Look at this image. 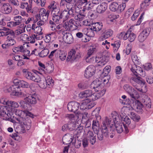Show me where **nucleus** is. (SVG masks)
Wrapping results in <instances>:
<instances>
[{
    "mask_svg": "<svg viewBox=\"0 0 153 153\" xmlns=\"http://www.w3.org/2000/svg\"><path fill=\"white\" fill-rule=\"evenodd\" d=\"M8 106L0 105V115H9L10 112L12 111Z\"/></svg>",
    "mask_w": 153,
    "mask_h": 153,
    "instance_id": "25",
    "label": "nucleus"
},
{
    "mask_svg": "<svg viewBox=\"0 0 153 153\" xmlns=\"http://www.w3.org/2000/svg\"><path fill=\"white\" fill-rule=\"evenodd\" d=\"M131 83H136L139 85H144L146 83L145 81L141 77L139 76L133 77L130 79Z\"/></svg>",
    "mask_w": 153,
    "mask_h": 153,
    "instance_id": "21",
    "label": "nucleus"
},
{
    "mask_svg": "<svg viewBox=\"0 0 153 153\" xmlns=\"http://www.w3.org/2000/svg\"><path fill=\"white\" fill-rule=\"evenodd\" d=\"M149 33L150 30L148 28L144 29L138 36L139 41L143 42L147 38Z\"/></svg>",
    "mask_w": 153,
    "mask_h": 153,
    "instance_id": "15",
    "label": "nucleus"
},
{
    "mask_svg": "<svg viewBox=\"0 0 153 153\" xmlns=\"http://www.w3.org/2000/svg\"><path fill=\"white\" fill-rule=\"evenodd\" d=\"M101 129V131H99L97 133V138L100 140H103L104 136L105 137H109V135L108 127L106 123H103Z\"/></svg>",
    "mask_w": 153,
    "mask_h": 153,
    "instance_id": "7",
    "label": "nucleus"
},
{
    "mask_svg": "<svg viewBox=\"0 0 153 153\" xmlns=\"http://www.w3.org/2000/svg\"><path fill=\"white\" fill-rule=\"evenodd\" d=\"M14 84V85L10 86L8 89L9 92H12L13 95L20 97H22L26 96V94L22 92L21 90L19 89V86L17 84Z\"/></svg>",
    "mask_w": 153,
    "mask_h": 153,
    "instance_id": "5",
    "label": "nucleus"
},
{
    "mask_svg": "<svg viewBox=\"0 0 153 153\" xmlns=\"http://www.w3.org/2000/svg\"><path fill=\"white\" fill-rule=\"evenodd\" d=\"M52 10V13L53 15H60V9L57 7L53 9Z\"/></svg>",
    "mask_w": 153,
    "mask_h": 153,
    "instance_id": "59",
    "label": "nucleus"
},
{
    "mask_svg": "<svg viewBox=\"0 0 153 153\" xmlns=\"http://www.w3.org/2000/svg\"><path fill=\"white\" fill-rule=\"evenodd\" d=\"M123 88L131 98L135 99L134 95L136 94V91L134 89L132 88L131 86L128 84L125 85L123 86Z\"/></svg>",
    "mask_w": 153,
    "mask_h": 153,
    "instance_id": "16",
    "label": "nucleus"
},
{
    "mask_svg": "<svg viewBox=\"0 0 153 153\" xmlns=\"http://www.w3.org/2000/svg\"><path fill=\"white\" fill-rule=\"evenodd\" d=\"M96 71L95 66L93 65L88 66L85 71V76L87 78H89L92 77Z\"/></svg>",
    "mask_w": 153,
    "mask_h": 153,
    "instance_id": "11",
    "label": "nucleus"
},
{
    "mask_svg": "<svg viewBox=\"0 0 153 153\" xmlns=\"http://www.w3.org/2000/svg\"><path fill=\"white\" fill-rule=\"evenodd\" d=\"M97 50V48L95 46H92L90 47L88 51V56H90L94 52L96 51Z\"/></svg>",
    "mask_w": 153,
    "mask_h": 153,
    "instance_id": "46",
    "label": "nucleus"
},
{
    "mask_svg": "<svg viewBox=\"0 0 153 153\" xmlns=\"http://www.w3.org/2000/svg\"><path fill=\"white\" fill-rule=\"evenodd\" d=\"M19 104L21 107L26 109H27L28 107L30 106L29 103L27 102L26 101H21Z\"/></svg>",
    "mask_w": 153,
    "mask_h": 153,
    "instance_id": "45",
    "label": "nucleus"
},
{
    "mask_svg": "<svg viewBox=\"0 0 153 153\" xmlns=\"http://www.w3.org/2000/svg\"><path fill=\"white\" fill-rule=\"evenodd\" d=\"M113 119L111 118H108L107 117H106L105 118V122L107 127H108V125H113V123L115 124L117 123H119V120H120L119 115H113L112 116Z\"/></svg>",
    "mask_w": 153,
    "mask_h": 153,
    "instance_id": "14",
    "label": "nucleus"
},
{
    "mask_svg": "<svg viewBox=\"0 0 153 153\" xmlns=\"http://www.w3.org/2000/svg\"><path fill=\"white\" fill-rule=\"evenodd\" d=\"M62 37L65 42L68 44H71L73 41V38L72 34L69 33H65L63 36Z\"/></svg>",
    "mask_w": 153,
    "mask_h": 153,
    "instance_id": "22",
    "label": "nucleus"
},
{
    "mask_svg": "<svg viewBox=\"0 0 153 153\" xmlns=\"http://www.w3.org/2000/svg\"><path fill=\"white\" fill-rule=\"evenodd\" d=\"M12 11V7L8 3H4L1 7L0 11L3 14H8Z\"/></svg>",
    "mask_w": 153,
    "mask_h": 153,
    "instance_id": "13",
    "label": "nucleus"
},
{
    "mask_svg": "<svg viewBox=\"0 0 153 153\" xmlns=\"http://www.w3.org/2000/svg\"><path fill=\"white\" fill-rule=\"evenodd\" d=\"M69 118L71 121L70 123L68 124L69 127V130L72 131L74 130L76 126L77 127L76 130V131L78 133V131L79 130L78 128V126L80 124L79 120V117L78 115H69Z\"/></svg>",
    "mask_w": 153,
    "mask_h": 153,
    "instance_id": "3",
    "label": "nucleus"
},
{
    "mask_svg": "<svg viewBox=\"0 0 153 153\" xmlns=\"http://www.w3.org/2000/svg\"><path fill=\"white\" fill-rule=\"evenodd\" d=\"M39 83V85L41 88H45L48 85L46 81L42 80L41 79V81Z\"/></svg>",
    "mask_w": 153,
    "mask_h": 153,
    "instance_id": "55",
    "label": "nucleus"
},
{
    "mask_svg": "<svg viewBox=\"0 0 153 153\" xmlns=\"http://www.w3.org/2000/svg\"><path fill=\"white\" fill-rule=\"evenodd\" d=\"M92 27L90 29H85L84 31L85 33L84 34L85 36L86 35L89 37H92L94 36V32L93 31Z\"/></svg>",
    "mask_w": 153,
    "mask_h": 153,
    "instance_id": "37",
    "label": "nucleus"
},
{
    "mask_svg": "<svg viewBox=\"0 0 153 153\" xmlns=\"http://www.w3.org/2000/svg\"><path fill=\"white\" fill-rule=\"evenodd\" d=\"M14 36H7L6 42L7 43V45L11 46L14 45L16 43L15 40L14 39Z\"/></svg>",
    "mask_w": 153,
    "mask_h": 153,
    "instance_id": "32",
    "label": "nucleus"
},
{
    "mask_svg": "<svg viewBox=\"0 0 153 153\" xmlns=\"http://www.w3.org/2000/svg\"><path fill=\"white\" fill-rule=\"evenodd\" d=\"M73 137L72 134H67L64 136L62 138L63 143L68 144L71 143L72 141Z\"/></svg>",
    "mask_w": 153,
    "mask_h": 153,
    "instance_id": "23",
    "label": "nucleus"
},
{
    "mask_svg": "<svg viewBox=\"0 0 153 153\" xmlns=\"http://www.w3.org/2000/svg\"><path fill=\"white\" fill-rule=\"evenodd\" d=\"M131 70L136 76H137L138 75H140L142 77H144L146 76L145 72L143 71L142 69L139 66L133 65H132Z\"/></svg>",
    "mask_w": 153,
    "mask_h": 153,
    "instance_id": "9",
    "label": "nucleus"
},
{
    "mask_svg": "<svg viewBox=\"0 0 153 153\" xmlns=\"http://www.w3.org/2000/svg\"><path fill=\"white\" fill-rule=\"evenodd\" d=\"M19 106V104L16 102L10 100L8 107L11 108H17Z\"/></svg>",
    "mask_w": 153,
    "mask_h": 153,
    "instance_id": "41",
    "label": "nucleus"
},
{
    "mask_svg": "<svg viewBox=\"0 0 153 153\" xmlns=\"http://www.w3.org/2000/svg\"><path fill=\"white\" fill-rule=\"evenodd\" d=\"M60 15H53L52 19L53 22L57 24L60 23V20L62 19Z\"/></svg>",
    "mask_w": 153,
    "mask_h": 153,
    "instance_id": "42",
    "label": "nucleus"
},
{
    "mask_svg": "<svg viewBox=\"0 0 153 153\" xmlns=\"http://www.w3.org/2000/svg\"><path fill=\"white\" fill-rule=\"evenodd\" d=\"M49 51L48 49L44 48L42 50L39 54V56L41 57H44L46 56L49 53Z\"/></svg>",
    "mask_w": 153,
    "mask_h": 153,
    "instance_id": "47",
    "label": "nucleus"
},
{
    "mask_svg": "<svg viewBox=\"0 0 153 153\" xmlns=\"http://www.w3.org/2000/svg\"><path fill=\"white\" fill-rule=\"evenodd\" d=\"M131 58L132 61L134 63V65L135 64H139L140 63L139 59L137 55H133L131 56Z\"/></svg>",
    "mask_w": 153,
    "mask_h": 153,
    "instance_id": "51",
    "label": "nucleus"
},
{
    "mask_svg": "<svg viewBox=\"0 0 153 153\" xmlns=\"http://www.w3.org/2000/svg\"><path fill=\"white\" fill-rule=\"evenodd\" d=\"M25 77L28 80H31L36 82L41 81V78L36 74L27 71L25 72Z\"/></svg>",
    "mask_w": 153,
    "mask_h": 153,
    "instance_id": "10",
    "label": "nucleus"
},
{
    "mask_svg": "<svg viewBox=\"0 0 153 153\" xmlns=\"http://www.w3.org/2000/svg\"><path fill=\"white\" fill-rule=\"evenodd\" d=\"M111 66H106L103 70V73L107 75L111 71Z\"/></svg>",
    "mask_w": 153,
    "mask_h": 153,
    "instance_id": "56",
    "label": "nucleus"
},
{
    "mask_svg": "<svg viewBox=\"0 0 153 153\" xmlns=\"http://www.w3.org/2000/svg\"><path fill=\"white\" fill-rule=\"evenodd\" d=\"M144 99L142 100L143 105L148 108H150L151 107V101L150 98H149L147 96H145Z\"/></svg>",
    "mask_w": 153,
    "mask_h": 153,
    "instance_id": "28",
    "label": "nucleus"
},
{
    "mask_svg": "<svg viewBox=\"0 0 153 153\" xmlns=\"http://www.w3.org/2000/svg\"><path fill=\"white\" fill-rule=\"evenodd\" d=\"M85 16V15L84 13L83 14L77 13L75 14L74 18L75 20L80 21L83 19Z\"/></svg>",
    "mask_w": 153,
    "mask_h": 153,
    "instance_id": "48",
    "label": "nucleus"
},
{
    "mask_svg": "<svg viewBox=\"0 0 153 153\" xmlns=\"http://www.w3.org/2000/svg\"><path fill=\"white\" fill-rule=\"evenodd\" d=\"M134 102H135V103L134 107L137 109V111L141 112L142 111V108L144 105L143 104H142L140 101L136 100H134Z\"/></svg>",
    "mask_w": 153,
    "mask_h": 153,
    "instance_id": "35",
    "label": "nucleus"
},
{
    "mask_svg": "<svg viewBox=\"0 0 153 153\" xmlns=\"http://www.w3.org/2000/svg\"><path fill=\"white\" fill-rule=\"evenodd\" d=\"M101 78V84L103 85V87L104 86L108 87L110 86V83L109 82L110 77L108 76L105 77L104 78Z\"/></svg>",
    "mask_w": 153,
    "mask_h": 153,
    "instance_id": "34",
    "label": "nucleus"
},
{
    "mask_svg": "<svg viewBox=\"0 0 153 153\" xmlns=\"http://www.w3.org/2000/svg\"><path fill=\"white\" fill-rule=\"evenodd\" d=\"M62 18H63L64 20H67L70 18L67 10H64L62 12H60V14Z\"/></svg>",
    "mask_w": 153,
    "mask_h": 153,
    "instance_id": "39",
    "label": "nucleus"
},
{
    "mask_svg": "<svg viewBox=\"0 0 153 153\" xmlns=\"http://www.w3.org/2000/svg\"><path fill=\"white\" fill-rule=\"evenodd\" d=\"M76 51L74 49H72L68 53V55L67 57V60L70 61L71 59L74 60L78 58L79 56L76 54Z\"/></svg>",
    "mask_w": 153,
    "mask_h": 153,
    "instance_id": "24",
    "label": "nucleus"
},
{
    "mask_svg": "<svg viewBox=\"0 0 153 153\" xmlns=\"http://www.w3.org/2000/svg\"><path fill=\"white\" fill-rule=\"evenodd\" d=\"M64 26L67 30L69 29V30H72V28L74 27L73 25L68 23V22H65L64 25Z\"/></svg>",
    "mask_w": 153,
    "mask_h": 153,
    "instance_id": "60",
    "label": "nucleus"
},
{
    "mask_svg": "<svg viewBox=\"0 0 153 153\" xmlns=\"http://www.w3.org/2000/svg\"><path fill=\"white\" fill-rule=\"evenodd\" d=\"M27 115H15L13 116L14 119H16L20 124V126L22 130L24 132L25 130H29L30 128L31 121H28L27 123L26 121V117ZM31 117L33 118L34 116L36 115H28Z\"/></svg>",
    "mask_w": 153,
    "mask_h": 153,
    "instance_id": "2",
    "label": "nucleus"
},
{
    "mask_svg": "<svg viewBox=\"0 0 153 153\" xmlns=\"http://www.w3.org/2000/svg\"><path fill=\"white\" fill-rule=\"evenodd\" d=\"M107 8V6L105 3H102L99 5L97 8V11L100 13H103Z\"/></svg>",
    "mask_w": 153,
    "mask_h": 153,
    "instance_id": "26",
    "label": "nucleus"
},
{
    "mask_svg": "<svg viewBox=\"0 0 153 153\" xmlns=\"http://www.w3.org/2000/svg\"><path fill=\"white\" fill-rule=\"evenodd\" d=\"M109 60V57L108 56H102L101 60L98 63V66L102 67L105 65Z\"/></svg>",
    "mask_w": 153,
    "mask_h": 153,
    "instance_id": "30",
    "label": "nucleus"
},
{
    "mask_svg": "<svg viewBox=\"0 0 153 153\" xmlns=\"http://www.w3.org/2000/svg\"><path fill=\"white\" fill-rule=\"evenodd\" d=\"M42 28L40 26H37L35 28L34 30V32L35 33L38 34V35H42Z\"/></svg>",
    "mask_w": 153,
    "mask_h": 153,
    "instance_id": "54",
    "label": "nucleus"
},
{
    "mask_svg": "<svg viewBox=\"0 0 153 153\" xmlns=\"http://www.w3.org/2000/svg\"><path fill=\"white\" fill-rule=\"evenodd\" d=\"M92 128L94 131H97L99 129V124L98 122H96L94 121H93Z\"/></svg>",
    "mask_w": 153,
    "mask_h": 153,
    "instance_id": "49",
    "label": "nucleus"
},
{
    "mask_svg": "<svg viewBox=\"0 0 153 153\" xmlns=\"http://www.w3.org/2000/svg\"><path fill=\"white\" fill-rule=\"evenodd\" d=\"M119 16L117 14H111L109 16V18L110 19L111 21H113V20H114L119 18Z\"/></svg>",
    "mask_w": 153,
    "mask_h": 153,
    "instance_id": "61",
    "label": "nucleus"
},
{
    "mask_svg": "<svg viewBox=\"0 0 153 153\" xmlns=\"http://www.w3.org/2000/svg\"><path fill=\"white\" fill-rule=\"evenodd\" d=\"M101 78L96 79L91 84V88L94 89L97 92L101 91L103 88V85L101 84Z\"/></svg>",
    "mask_w": 153,
    "mask_h": 153,
    "instance_id": "8",
    "label": "nucleus"
},
{
    "mask_svg": "<svg viewBox=\"0 0 153 153\" xmlns=\"http://www.w3.org/2000/svg\"><path fill=\"white\" fill-rule=\"evenodd\" d=\"M45 81L48 85L52 86L54 85V81L50 76L47 77Z\"/></svg>",
    "mask_w": 153,
    "mask_h": 153,
    "instance_id": "44",
    "label": "nucleus"
},
{
    "mask_svg": "<svg viewBox=\"0 0 153 153\" xmlns=\"http://www.w3.org/2000/svg\"><path fill=\"white\" fill-rule=\"evenodd\" d=\"M102 23L98 22L93 25L92 27L93 30L95 31H99L102 29Z\"/></svg>",
    "mask_w": 153,
    "mask_h": 153,
    "instance_id": "33",
    "label": "nucleus"
},
{
    "mask_svg": "<svg viewBox=\"0 0 153 153\" xmlns=\"http://www.w3.org/2000/svg\"><path fill=\"white\" fill-rule=\"evenodd\" d=\"M136 37V35L130 30H128L126 32H121L119 36V38H123L124 40L128 39L131 42L134 41Z\"/></svg>",
    "mask_w": 153,
    "mask_h": 153,
    "instance_id": "4",
    "label": "nucleus"
},
{
    "mask_svg": "<svg viewBox=\"0 0 153 153\" xmlns=\"http://www.w3.org/2000/svg\"><path fill=\"white\" fill-rule=\"evenodd\" d=\"M87 138L89 140L90 143L92 144H94L96 142V135H94L92 131H89L87 134Z\"/></svg>",
    "mask_w": 153,
    "mask_h": 153,
    "instance_id": "20",
    "label": "nucleus"
},
{
    "mask_svg": "<svg viewBox=\"0 0 153 153\" xmlns=\"http://www.w3.org/2000/svg\"><path fill=\"white\" fill-rule=\"evenodd\" d=\"M122 118V120L124 121L123 123H125L126 124L128 125L130 124L131 123L130 119L127 115H123V117L121 115H120Z\"/></svg>",
    "mask_w": 153,
    "mask_h": 153,
    "instance_id": "40",
    "label": "nucleus"
},
{
    "mask_svg": "<svg viewBox=\"0 0 153 153\" xmlns=\"http://www.w3.org/2000/svg\"><path fill=\"white\" fill-rule=\"evenodd\" d=\"M94 106V103H89L87 105L85 103H81L80 105V109L78 110L80 111H81V113L79 115H88V113L87 112H84L83 110H84L87 109V106L88 107V108H91Z\"/></svg>",
    "mask_w": 153,
    "mask_h": 153,
    "instance_id": "19",
    "label": "nucleus"
},
{
    "mask_svg": "<svg viewBox=\"0 0 153 153\" xmlns=\"http://www.w3.org/2000/svg\"><path fill=\"white\" fill-rule=\"evenodd\" d=\"M49 12H50L48 10H47V11H46V10L44 8H42L41 10L40 15V16H44V15H46V14L49 15Z\"/></svg>",
    "mask_w": 153,
    "mask_h": 153,
    "instance_id": "62",
    "label": "nucleus"
},
{
    "mask_svg": "<svg viewBox=\"0 0 153 153\" xmlns=\"http://www.w3.org/2000/svg\"><path fill=\"white\" fill-rule=\"evenodd\" d=\"M113 33V31L111 29L105 30L101 33V36L99 38L100 41H102L111 36Z\"/></svg>",
    "mask_w": 153,
    "mask_h": 153,
    "instance_id": "18",
    "label": "nucleus"
},
{
    "mask_svg": "<svg viewBox=\"0 0 153 153\" xmlns=\"http://www.w3.org/2000/svg\"><path fill=\"white\" fill-rule=\"evenodd\" d=\"M28 46V45L27 44H24L23 45H19L17 47H15L13 48V51L17 53H19L20 52H22L23 51L24 48L25 47V46Z\"/></svg>",
    "mask_w": 153,
    "mask_h": 153,
    "instance_id": "29",
    "label": "nucleus"
},
{
    "mask_svg": "<svg viewBox=\"0 0 153 153\" xmlns=\"http://www.w3.org/2000/svg\"><path fill=\"white\" fill-rule=\"evenodd\" d=\"M119 7H118L117 12L120 13L123 11L126 7V4L125 3H122V4L119 5Z\"/></svg>",
    "mask_w": 153,
    "mask_h": 153,
    "instance_id": "50",
    "label": "nucleus"
},
{
    "mask_svg": "<svg viewBox=\"0 0 153 153\" xmlns=\"http://www.w3.org/2000/svg\"><path fill=\"white\" fill-rule=\"evenodd\" d=\"M4 28L2 30L3 31H1L2 33V36H14V32L12 30H5V28L3 27Z\"/></svg>",
    "mask_w": 153,
    "mask_h": 153,
    "instance_id": "36",
    "label": "nucleus"
},
{
    "mask_svg": "<svg viewBox=\"0 0 153 153\" xmlns=\"http://www.w3.org/2000/svg\"><path fill=\"white\" fill-rule=\"evenodd\" d=\"M14 20L17 25H19L22 21V17L21 16H15L13 18Z\"/></svg>",
    "mask_w": 153,
    "mask_h": 153,
    "instance_id": "52",
    "label": "nucleus"
},
{
    "mask_svg": "<svg viewBox=\"0 0 153 153\" xmlns=\"http://www.w3.org/2000/svg\"><path fill=\"white\" fill-rule=\"evenodd\" d=\"M36 96L35 95L29 94L27 97L25 99L29 103L34 104L37 102L36 100Z\"/></svg>",
    "mask_w": 153,
    "mask_h": 153,
    "instance_id": "27",
    "label": "nucleus"
},
{
    "mask_svg": "<svg viewBox=\"0 0 153 153\" xmlns=\"http://www.w3.org/2000/svg\"><path fill=\"white\" fill-rule=\"evenodd\" d=\"M80 104L78 102L73 101L69 102L68 104L67 108L68 110L73 112L74 113L79 115L81 113V111L78 110Z\"/></svg>",
    "mask_w": 153,
    "mask_h": 153,
    "instance_id": "6",
    "label": "nucleus"
},
{
    "mask_svg": "<svg viewBox=\"0 0 153 153\" xmlns=\"http://www.w3.org/2000/svg\"><path fill=\"white\" fill-rule=\"evenodd\" d=\"M66 53L62 51L58 50L56 57H59L62 61L65 60L66 57Z\"/></svg>",
    "mask_w": 153,
    "mask_h": 153,
    "instance_id": "31",
    "label": "nucleus"
},
{
    "mask_svg": "<svg viewBox=\"0 0 153 153\" xmlns=\"http://www.w3.org/2000/svg\"><path fill=\"white\" fill-rule=\"evenodd\" d=\"M106 90L105 89H103L99 92H96L94 93H93L91 90H86L80 92L79 96L81 98H87V100L89 99L92 101H95L103 96Z\"/></svg>",
    "mask_w": 153,
    "mask_h": 153,
    "instance_id": "1",
    "label": "nucleus"
},
{
    "mask_svg": "<svg viewBox=\"0 0 153 153\" xmlns=\"http://www.w3.org/2000/svg\"><path fill=\"white\" fill-rule=\"evenodd\" d=\"M118 7V4L117 3L113 2L110 5L109 8L112 11L117 12V8Z\"/></svg>",
    "mask_w": 153,
    "mask_h": 153,
    "instance_id": "38",
    "label": "nucleus"
},
{
    "mask_svg": "<svg viewBox=\"0 0 153 153\" xmlns=\"http://www.w3.org/2000/svg\"><path fill=\"white\" fill-rule=\"evenodd\" d=\"M25 82V81L23 80H19L16 79L14 80L13 82L14 84H17L19 86V88H20V87H23Z\"/></svg>",
    "mask_w": 153,
    "mask_h": 153,
    "instance_id": "43",
    "label": "nucleus"
},
{
    "mask_svg": "<svg viewBox=\"0 0 153 153\" xmlns=\"http://www.w3.org/2000/svg\"><path fill=\"white\" fill-rule=\"evenodd\" d=\"M10 109L12 110V111L10 112L9 115H13V114H15V115H22L25 114V115H33L28 111H22L19 109L15 108H10Z\"/></svg>",
    "mask_w": 153,
    "mask_h": 153,
    "instance_id": "17",
    "label": "nucleus"
},
{
    "mask_svg": "<svg viewBox=\"0 0 153 153\" xmlns=\"http://www.w3.org/2000/svg\"><path fill=\"white\" fill-rule=\"evenodd\" d=\"M10 100H8L6 98L3 97L0 99V103L6 106H8Z\"/></svg>",
    "mask_w": 153,
    "mask_h": 153,
    "instance_id": "53",
    "label": "nucleus"
},
{
    "mask_svg": "<svg viewBox=\"0 0 153 153\" xmlns=\"http://www.w3.org/2000/svg\"><path fill=\"white\" fill-rule=\"evenodd\" d=\"M115 126L116 129L118 133H121L123 131V128L125 130V132L126 133L128 132L129 131L128 127L124 123H117L115 124Z\"/></svg>",
    "mask_w": 153,
    "mask_h": 153,
    "instance_id": "12",
    "label": "nucleus"
},
{
    "mask_svg": "<svg viewBox=\"0 0 153 153\" xmlns=\"http://www.w3.org/2000/svg\"><path fill=\"white\" fill-rule=\"evenodd\" d=\"M78 86L79 88L84 89L87 88L88 87V85L86 83H80L78 85Z\"/></svg>",
    "mask_w": 153,
    "mask_h": 153,
    "instance_id": "57",
    "label": "nucleus"
},
{
    "mask_svg": "<svg viewBox=\"0 0 153 153\" xmlns=\"http://www.w3.org/2000/svg\"><path fill=\"white\" fill-rule=\"evenodd\" d=\"M68 12V14L70 17V18L71 16L74 17L76 14L74 12V7L73 8H71V9H69L67 10Z\"/></svg>",
    "mask_w": 153,
    "mask_h": 153,
    "instance_id": "58",
    "label": "nucleus"
},
{
    "mask_svg": "<svg viewBox=\"0 0 153 153\" xmlns=\"http://www.w3.org/2000/svg\"><path fill=\"white\" fill-rule=\"evenodd\" d=\"M55 2L54 1L51 2L50 4L48 6V8L50 9L51 10L53 9L56 7V4H55Z\"/></svg>",
    "mask_w": 153,
    "mask_h": 153,
    "instance_id": "64",
    "label": "nucleus"
},
{
    "mask_svg": "<svg viewBox=\"0 0 153 153\" xmlns=\"http://www.w3.org/2000/svg\"><path fill=\"white\" fill-rule=\"evenodd\" d=\"M17 23H16L15 22H8L7 23V26L10 27H12L17 26L16 24Z\"/></svg>",
    "mask_w": 153,
    "mask_h": 153,
    "instance_id": "63",
    "label": "nucleus"
}]
</instances>
